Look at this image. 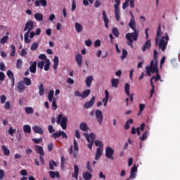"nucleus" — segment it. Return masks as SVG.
Returning a JSON list of instances; mask_svg holds the SVG:
<instances>
[{"label": "nucleus", "mask_w": 180, "mask_h": 180, "mask_svg": "<svg viewBox=\"0 0 180 180\" xmlns=\"http://www.w3.org/2000/svg\"><path fill=\"white\" fill-rule=\"evenodd\" d=\"M129 26L130 29L134 30V32L127 34L126 39L128 41L127 44L133 47V41L137 40V37H139V31L136 30V20L134 18H131Z\"/></svg>", "instance_id": "nucleus-1"}, {"label": "nucleus", "mask_w": 180, "mask_h": 180, "mask_svg": "<svg viewBox=\"0 0 180 180\" xmlns=\"http://www.w3.org/2000/svg\"><path fill=\"white\" fill-rule=\"evenodd\" d=\"M161 33V27H158L155 38V44L156 46H160V49H161L162 51H165V49H167V46H168L169 37H168V34H165V36L162 37L160 42Z\"/></svg>", "instance_id": "nucleus-2"}, {"label": "nucleus", "mask_w": 180, "mask_h": 180, "mask_svg": "<svg viewBox=\"0 0 180 180\" xmlns=\"http://www.w3.org/2000/svg\"><path fill=\"white\" fill-rule=\"evenodd\" d=\"M39 60H42L38 63V68H40L41 70H44L45 71H49L50 68V65L51 64V62L50 61V59L47 58V56H46L45 54H40L39 56ZM45 64V65H44Z\"/></svg>", "instance_id": "nucleus-3"}, {"label": "nucleus", "mask_w": 180, "mask_h": 180, "mask_svg": "<svg viewBox=\"0 0 180 180\" xmlns=\"http://www.w3.org/2000/svg\"><path fill=\"white\" fill-rule=\"evenodd\" d=\"M34 26L33 24V21H28L26 22L25 24V27L24 29L25 32L27 31V32L24 35V41L25 43H27V44H29V43H30V41H32V40H30V39H29V34H30V32H32V30H33Z\"/></svg>", "instance_id": "nucleus-4"}, {"label": "nucleus", "mask_w": 180, "mask_h": 180, "mask_svg": "<svg viewBox=\"0 0 180 180\" xmlns=\"http://www.w3.org/2000/svg\"><path fill=\"white\" fill-rule=\"evenodd\" d=\"M154 60L150 62V66H147L146 70V72L150 75V71H157V67H158V62H157V58H158V52L156 50L153 51Z\"/></svg>", "instance_id": "nucleus-5"}, {"label": "nucleus", "mask_w": 180, "mask_h": 180, "mask_svg": "<svg viewBox=\"0 0 180 180\" xmlns=\"http://www.w3.org/2000/svg\"><path fill=\"white\" fill-rule=\"evenodd\" d=\"M94 144L96 147H98L96 149V156L94 159L97 161H99V160L102 157V154H103V142H102L101 140H96L94 141Z\"/></svg>", "instance_id": "nucleus-6"}, {"label": "nucleus", "mask_w": 180, "mask_h": 180, "mask_svg": "<svg viewBox=\"0 0 180 180\" xmlns=\"http://www.w3.org/2000/svg\"><path fill=\"white\" fill-rule=\"evenodd\" d=\"M68 122V117H63V114H60L58 115L56 118V123L57 124H60L63 130H65V129H67Z\"/></svg>", "instance_id": "nucleus-7"}, {"label": "nucleus", "mask_w": 180, "mask_h": 180, "mask_svg": "<svg viewBox=\"0 0 180 180\" xmlns=\"http://www.w3.org/2000/svg\"><path fill=\"white\" fill-rule=\"evenodd\" d=\"M84 136L86 139V141H88L89 144L87 145V147L92 150V146H94V142L95 141V134L91 133L90 134L88 133H84Z\"/></svg>", "instance_id": "nucleus-8"}, {"label": "nucleus", "mask_w": 180, "mask_h": 180, "mask_svg": "<svg viewBox=\"0 0 180 180\" xmlns=\"http://www.w3.org/2000/svg\"><path fill=\"white\" fill-rule=\"evenodd\" d=\"M78 143L77 142V140H74L73 145L71 146L70 148V154L73 155L74 158H76V157L78 155Z\"/></svg>", "instance_id": "nucleus-9"}, {"label": "nucleus", "mask_w": 180, "mask_h": 180, "mask_svg": "<svg viewBox=\"0 0 180 180\" xmlns=\"http://www.w3.org/2000/svg\"><path fill=\"white\" fill-rule=\"evenodd\" d=\"M115 4L114 5V8H115V19L117 22H119V20H120V11L119 10V6L120 5V0H115Z\"/></svg>", "instance_id": "nucleus-10"}, {"label": "nucleus", "mask_w": 180, "mask_h": 180, "mask_svg": "<svg viewBox=\"0 0 180 180\" xmlns=\"http://www.w3.org/2000/svg\"><path fill=\"white\" fill-rule=\"evenodd\" d=\"M105 154L106 158L108 160H113V154H115V149L110 146H107L105 150Z\"/></svg>", "instance_id": "nucleus-11"}, {"label": "nucleus", "mask_w": 180, "mask_h": 180, "mask_svg": "<svg viewBox=\"0 0 180 180\" xmlns=\"http://www.w3.org/2000/svg\"><path fill=\"white\" fill-rule=\"evenodd\" d=\"M109 101V91L108 90L105 91V97L103 98L102 101H98L97 103L98 108H100V106H102L103 103L104 106L108 105V101Z\"/></svg>", "instance_id": "nucleus-12"}, {"label": "nucleus", "mask_w": 180, "mask_h": 180, "mask_svg": "<svg viewBox=\"0 0 180 180\" xmlns=\"http://www.w3.org/2000/svg\"><path fill=\"white\" fill-rule=\"evenodd\" d=\"M95 116L97 123H98V124H102V122H103V115L102 114V111H101V110H96Z\"/></svg>", "instance_id": "nucleus-13"}, {"label": "nucleus", "mask_w": 180, "mask_h": 180, "mask_svg": "<svg viewBox=\"0 0 180 180\" xmlns=\"http://www.w3.org/2000/svg\"><path fill=\"white\" fill-rule=\"evenodd\" d=\"M138 167L136 165H134L132 168L131 169L130 171V175H129V179H136V176H137V169Z\"/></svg>", "instance_id": "nucleus-14"}, {"label": "nucleus", "mask_w": 180, "mask_h": 180, "mask_svg": "<svg viewBox=\"0 0 180 180\" xmlns=\"http://www.w3.org/2000/svg\"><path fill=\"white\" fill-rule=\"evenodd\" d=\"M151 72L153 74L156 72V76L152 77V79L155 80V82L160 79L161 81V77H160V75H158V66H157V70H155L154 72L150 71L149 73L147 72V74L149 77H151Z\"/></svg>", "instance_id": "nucleus-15"}, {"label": "nucleus", "mask_w": 180, "mask_h": 180, "mask_svg": "<svg viewBox=\"0 0 180 180\" xmlns=\"http://www.w3.org/2000/svg\"><path fill=\"white\" fill-rule=\"evenodd\" d=\"M94 103H95V96H93L89 101H86L84 103L85 109H91V108L94 106Z\"/></svg>", "instance_id": "nucleus-16"}, {"label": "nucleus", "mask_w": 180, "mask_h": 180, "mask_svg": "<svg viewBox=\"0 0 180 180\" xmlns=\"http://www.w3.org/2000/svg\"><path fill=\"white\" fill-rule=\"evenodd\" d=\"M129 3L130 8H134L135 6L134 1H131L130 0H125L124 4H122V9H126V8H128Z\"/></svg>", "instance_id": "nucleus-17"}, {"label": "nucleus", "mask_w": 180, "mask_h": 180, "mask_svg": "<svg viewBox=\"0 0 180 180\" xmlns=\"http://www.w3.org/2000/svg\"><path fill=\"white\" fill-rule=\"evenodd\" d=\"M34 6H47V0H37L34 1Z\"/></svg>", "instance_id": "nucleus-18"}, {"label": "nucleus", "mask_w": 180, "mask_h": 180, "mask_svg": "<svg viewBox=\"0 0 180 180\" xmlns=\"http://www.w3.org/2000/svg\"><path fill=\"white\" fill-rule=\"evenodd\" d=\"M75 29L77 33H82V31L84 30V27H82V25H81V23L79 22L75 23Z\"/></svg>", "instance_id": "nucleus-19"}, {"label": "nucleus", "mask_w": 180, "mask_h": 180, "mask_svg": "<svg viewBox=\"0 0 180 180\" xmlns=\"http://www.w3.org/2000/svg\"><path fill=\"white\" fill-rule=\"evenodd\" d=\"M75 60L77 62V64L79 65V67L82 68V55H81V53L76 55Z\"/></svg>", "instance_id": "nucleus-20"}, {"label": "nucleus", "mask_w": 180, "mask_h": 180, "mask_svg": "<svg viewBox=\"0 0 180 180\" xmlns=\"http://www.w3.org/2000/svg\"><path fill=\"white\" fill-rule=\"evenodd\" d=\"M151 47V40L148 39L145 42V44L142 46V51L143 53L146 51V50L150 49Z\"/></svg>", "instance_id": "nucleus-21"}, {"label": "nucleus", "mask_w": 180, "mask_h": 180, "mask_svg": "<svg viewBox=\"0 0 180 180\" xmlns=\"http://www.w3.org/2000/svg\"><path fill=\"white\" fill-rule=\"evenodd\" d=\"M32 130L34 133H37L38 134H43L44 131H43V129H41L39 126L35 125L32 127Z\"/></svg>", "instance_id": "nucleus-22"}, {"label": "nucleus", "mask_w": 180, "mask_h": 180, "mask_svg": "<svg viewBox=\"0 0 180 180\" xmlns=\"http://www.w3.org/2000/svg\"><path fill=\"white\" fill-rule=\"evenodd\" d=\"M119 79L112 78L111 79V86L112 88H117L119 86Z\"/></svg>", "instance_id": "nucleus-23"}, {"label": "nucleus", "mask_w": 180, "mask_h": 180, "mask_svg": "<svg viewBox=\"0 0 180 180\" xmlns=\"http://www.w3.org/2000/svg\"><path fill=\"white\" fill-rule=\"evenodd\" d=\"M35 150L38 154H39L41 156L44 155V150H43V147L40 146L35 145L34 146Z\"/></svg>", "instance_id": "nucleus-24"}, {"label": "nucleus", "mask_w": 180, "mask_h": 180, "mask_svg": "<svg viewBox=\"0 0 180 180\" xmlns=\"http://www.w3.org/2000/svg\"><path fill=\"white\" fill-rule=\"evenodd\" d=\"M37 67V62L34 61L32 63H30V72H32V74H34V72H36Z\"/></svg>", "instance_id": "nucleus-25"}, {"label": "nucleus", "mask_w": 180, "mask_h": 180, "mask_svg": "<svg viewBox=\"0 0 180 180\" xmlns=\"http://www.w3.org/2000/svg\"><path fill=\"white\" fill-rule=\"evenodd\" d=\"M80 130H82V131H88L89 130V127H88V124L85 122H82L79 125Z\"/></svg>", "instance_id": "nucleus-26"}, {"label": "nucleus", "mask_w": 180, "mask_h": 180, "mask_svg": "<svg viewBox=\"0 0 180 180\" xmlns=\"http://www.w3.org/2000/svg\"><path fill=\"white\" fill-rule=\"evenodd\" d=\"M82 176L84 180H90L92 179V174L89 172H84Z\"/></svg>", "instance_id": "nucleus-27"}, {"label": "nucleus", "mask_w": 180, "mask_h": 180, "mask_svg": "<svg viewBox=\"0 0 180 180\" xmlns=\"http://www.w3.org/2000/svg\"><path fill=\"white\" fill-rule=\"evenodd\" d=\"M49 176L52 179H54V178H56H56H60V173H58V172L50 171L49 172Z\"/></svg>", "instance_id": "nucleus-28"}, {"label": "nucleus", "mask_w": 180, "mask_h": 180, "mask_svg": "<svg viewBox=\"0 0 180 180\" xmlns=\"http://www.w3.org/2000/svg\"><path fill=\"white\" fill-rule=\"evenodd\" d=\"M92 81H94V77L93 76H89L86 78V85L88 88L91 86L92 84Z\"/></svg>", "instance_id": "nucleus-29"}, {"label": "nucleus", "mask_w": 180, "mask_h": 180, "mask_svg": "<svg viewBox=\"0 0 180 180\" xmlns=\"http://www.w3.org/2000/svg\"><path fill=\"white\" fill-rule=\"evenodd\" d=\"M56 99L54 98V90H50L49 94H48V100L49 102H53Z\"/></svg>", "instance_id": "nucleus-30"}, {"label": "nucleus", "mask_w": 180, "mask_h": 180, "mask_svg": "<svg viewBox=\"0 0 180 180\" xmlns=\"http://www.w3.org/2000/svg\"><path fill=\"white\" fill-rule=\"evenodd\" d=\"M58 63H59L58 56H54L53 65V68L54 70H56L57 68H58Z\"/></svg>", "instance_id": "nucleus-31"}, {"label": "nucleus", "mask_w": 180, "mask_h": 180, "mask_svg": "<svg viewBox=\"0 0 180 180\" xmlns=\"http://www.w3.org/2000/svg\"><path fill=\"white\" fill-rule=\"evenodd\" d=\"M34 18L38 22H41L43 20V14L37 13L34 15Z\"/></svg>", "instance_id": "nucleus-32"}, {"label": "nucleus", "mask_w": 180, "mask_h": 180, "mask_svg": "<svg viewBox=\"0 0 180 180\" xmlns=\"http://www.w3.org/2000/svg\"><path fill=\"white\" fill-rule=\"evenodd\" d=\"M39 96H43L44 95V87L42 83H40L39 86Z\"/></svg>", "instance_id": "nucleus-33"}, {"label": "nucleus", "mask_w": 180, "mask_h": 180, "mask_svg": "<svg viewBox=\"0 0 180 180\" xmlns=\"http://www.w3.org/2000/svg\"><path fill=\"white\" fill-rule=\"evenodd\" d=\"M9 34L8 32L6 33V35L3 37L2 39L0 40V43L1 44H6V43L8 42V40H9V37L8 36Z\"/></svg>", "instance_id": "nucleus-34"}, {"label": "nucleus", "mask_w": 180, "mask_h": 180, "mask_svg": "<svg viewBox=\"0 0 180 180\" xmlns=\"http://www.w3.org/2000/svg\"><path fill=\"white\" fill-rule=\"evenodd\" d=\"M124 91L127 96H130V84L129 83L125 84Z\"/></svg>", "instance_id": "nucleus-35"}, {"label": "nucleus", "mask_w": 180, "mask_h": 180, "mask_svg": "<svg viewBox=\"0 0 180 180\" xmlns=\"http://www.w3.org/2000/svg\"><path fill=\"white\" fill-rule=\"evenodd\" d=\"M1 148L3 150L4 155L8 157L9 154H11V150H9V148H6L5 146H2Z\"/></svg>", "instance_id": "nucleus-36"}, {"label": "nucleus", "mask_w": 180, "mask_h": 180, "mask_svg": "<svg viewBox=\"0 0 180 180\" xmlns=\"http://www.w3.org/2000/svg\"><path fill=\"white\" fill-rule=\"evenodd\" d=\"M23 130L24 133H31L32 128L30 127V125L25 124L23 126Z\"/></svg>", "instance_id": "nucleus-37"}, {"label": "nucleus", "mask_w": 180, "mask_h": 180, "mask_svg": "<svg viewBox=\"0 0 180 180\" xmlns=\"http://www.w3.org/2000/svg\"><path fill=\"white\" fill-rule=\"evenodd\" d=\"M90 94H91V90H89V89L85 90L82 93V98H88V96H89Z\"/></svg>", "instance_id": "nucleus-38"}, {"label": "nucleus", "mask_w": 180, "mask_h": 180, "mask_svg": "<svg viewBox=\"0 0 180 180\" xmlns=\"http://www.w3.org/2000/svg\"><path fill=\"white\" fill-rule=\"evenodd\" d=\"M131 123H133V120L132 119H129L126 122L125 126H124V129L126 130H129V129L130 128V124H131Z\"/></svg>", "instance_id": "nucleus-39"}, {"label": "nucleus", "mask_w": 180, "mask_h": 180, "mask_svg": "<svg viewBox=\"0 0 180 180\" xmlns=\"http://www.w3.org/2000/svg\"><path fill=\"white\" fill-rule=\"evenodd\" d=\"M11 52L10 53V56L11 57H15V53H16V47L13 44H11Z\"/></svg>", "instance_id": "nucleus-40"}, {"label": "nucleus", "mask_w": 180, "mask_h": 180, "mask_svg": "<svg viewBox=\"0 0 180 180\" xmlns=\"http://www.w3.org/2000/svg\"><path fill=\"white\" fill-rule=\"evenodd\" d=\"M147 137H148V131H146L142 136L140 137V140L141 141H144V140H147Z\"/></svg>", "instance_id": "nucleus-41"}, {"label": "nucleus", "mask_w": 180, "mask_h": 180, "mask_svg": "<svg viewBox=\"0 0 180 180\" xmlns=\"http://www.w3.org/2000/svg\"><path fill=\"white\" fill-rule=\"evenodd\" d=\"M25 112L27 113V115L33 114V108H32V107H25Z\"/></svg>", "instance_id": "nucleus-42"}, {"label": "nucleus", "mask_w": 180, "mask_h": 180, "mask_svg": "<svg viewBox=\"0 0 180 180\" xmlns=\"http://www.w3.org/2000/svg\"><path fill=\"white\" fill-rule=\"evenodd\" d=\"M24 84L27 85V86H30V85H32V80L30 78L25 77L24 78Z\"/></svg>", "instance_id": "nucleus-43"}, {"label": "nucleus", "mask_w": 180, "mask_h": 180, "mask_svg": "<svg viewBox=\"0 0 180 180\" xmlns=\"http://www.w3.org/2000/svg\"><path fill=\"white\" fill-rule=\"evenodd\" d=\"M16 133V129H13L12 127H10L8 129V134L11 136V137H13V134Z\"/></svg>", "instance_id": "nucleus-44"}, {"label": "nucleus", "mask_w": 180, "mask_h": 180, "mask_svg": "<svg viewBox=\"0 0 180 180\" xmlns=\"http://www.w3.org/2000/svg\"><path fill=\"white\" fill-rule=\"evenodd\" d=\"M39 48V44L34 42L30 47V50L32 51H34V50H37V49Z\"/></svg>", "instance_id": "nucleus-45"}, {"label": "nucleus", "mask_w": 180, "mask_h": 180, "mask_svg": "<svg viewBox=\"0 0 180 180\" xmlns=\"http://www.w3.org/2000/svg\"><path fill=\"white\" fill-rule=\"evenodd\" d=\"M103 18L105 23H109V18H108V15H106V11H103Z\"/></svg>", "instance_id": "nucleus-46"}, {"label": "nucleus", "mask_w": 180, "mask_h": 180, "mask_svg": "<svg viewBox=\"0 0 180 180\" xmlns=\"http://www.w3.org/2000/svg\"><path fill=\"white\" fill-rule=\"evenodd\" d=\"M112 33L115 36V37H119V30H117V28L113 27Z\"/></svg>", "instance_id": "nucleus-47"}, {"label": "nucleus", "mask_w": 180, "mask_h": 180, "mask_svg": "<svg viewBox=\"0 0 180 180\" xmlns=\"http://www.w3.org/2000/svg\"><path fill=\"white\" fill-rule=\"evenodd\" d=\"M22 65H23V61H22V60L18 59L17 60V63H16V67L18 69L22 68Z\"/></svg>", "instance_id": "nucleus-48"}, {"label": "nucleus", "mask_w": 180, "mask_h": 180, "mask_svg": "<svg viewBox=\"0 0 180 180\" xmlns=\"http://www.w3.org/2000/svg\"><path fill=\"white\" fill-rule=\"evenodd\" d=\"M86 168L89 172H94V169H92V167L91 166V162L88 161L86 162Z\"/></svg>", "instance_id": "nucleus-49"}, {"label": "nucleus", "mask_w": 180, "mask_h": 180, "mask_svg": "<svg viewBox=\"0 0 180 180\" xmlns=\"http://www.w3.org/2000/svg\"><path fill=\"white\" fill-rule=\"evenodd\" d=\"M18 89H19V91L22 92V91H25V85L21 82H19L18 84Z\"/></svg>", "instance_id": "nucleus-50"}, {"label": "nucleus", "mask_w": 180, "mask_h": 180, "mask_svg": "<svg viewBox=\"0 0 180 180\" xmlns=\"http://www.w3.org/2000/svg\"><path fill=\"white\" fill-rule=\"evenodd\" d=\"M54 166L57 167V164L54 161L49 162V168L50 169H54Z\"/></svg>", "instance_id": "nucleus-51"}, {"label": "nucleus", "mask_w": 180, "mask_h": 180, "mask_svg": "<svg viewBox=\"0 0 180 180\" xmlns=\"http://www.w3.org/2000/svg\"><path fill=\"white\" fill-rule=\"evenodd\" d=\"M61 136V131H57V132H55L52 134V136L54 138V139H58V137H60Z\"/></svg>", "instance_id": "nucleus-52"}, {"label": "nucleus", "mask_w": 180, "mask_h": 180, "mask_svg": "<svg viewBox=\"0 0 180 180\" xmlns=\"http://www.w3.org/2000/svg\"><path fill=\"white\" fill-rule=\"evenodd\" d=\"M7 75L10 79H15V77H13V72H12V71L8 70Z\"/></svg>", "instance_id": "nucleus-53"}, {"label": "nucleus", "mask_w": 180, "mask_h": 180, "mask_svg": "<svg viewBox=\"0 0 180 180\" xmlns=\"http://www.w3.org/2000/svg\"><path fill=\"white\" fill-rule=\"evenodd\" d=\"M89 2L94 4V0H83V5H84V6H88Z\"/></svg>", "instance_id": "nucleus-54"}, {"label": "nucleus", "mask_w": 180, "mask_h": 180, "mask_svg": "<svg viewBox=\"0 0 180 180\" xmlns=\"http://www.w3.org/2000/svg\"><path fill=\"white\" fill-rule=\"evenodd\" d=\"M127 57V51L126 49H122V56H121L122 60H124Z\"/></svg>", "instance_id": "nucleus-55"}, {"label": "nucleus", "mask_w": 180, "mask_h": 180, "mask_svg": "<svg viewBox=\"0 0 180 180\" xmlns=\"http://www.w3.org/2000/svg\"><path fill=\"white\" fill-rule=\"evenodd\" d=\"M32 141H34L35 144H39V143H41V141H43V138L32 139Z\"/></svg>", "instance_id": "nucleus-56"}, {"label": "nucleus", "mask_w": 180, "mask_h": 180, "mask_svg": "<svg viewBox=\"0 0 180 180\" xmlns=\"http://www.w3.org/2000/svg\"><path fill=\"white\" fill-rule=\"evenodd\" d=\"M51 102H52V109L56 110L57 109V103L56 102V99H53V101Z\"/></svg>", "instance_id": "nucleus-57"}, {"label": "nucleus", "mask_w": 180, "mask_h": 180, "mask_svg": "<svg viewBox=\"0 0 180 180\" xmlns=\"http://www.w3.org/2000/svg\"><path fill=\"white\" fill-rule=\"evenodd\" d=\"M1 103H5L6 102V96L2 95L0 96Z\"/></svg>", "instance_id": "nucleus-58"}, {"label": "nucleus", "mask_w": 180, "mask_h": 180, "mask_svg": "<svg viewBox=\"0 0 180 180\" xmlns=\"http://www.w3.org/2000/svg\"><path fill=\"white\" fill-rule=\"evenodd\" d=\"M20 56H21V57H26L27 56V50L23 49L22 50Z\"/></svg>", "instance_id": "nucleus-59"}, {"label": "nucleus", "mask_w": 180, "mask_h": 180, "mask_svg": "<svg viewBox=\"0 0 180 180\" xmlns=\"http://www.w3.org/2000/svg\"><path fill=\"white\" fill-rule=\"evenodd\" d=\"M94 47H101V40L100 39H96L94 41Z\"/></svg>", "instance_id": "nucleus-60"}, {"label": "nucleus", "mask_w": 180, "mask_h": 180, "mask_svg": "<svg viewBox=\"0 0 180 180\" xmlns=\"http://www.w3.org/2000/svg\"><path fill=\"white\" fill-rule=\"evenodd\" d=\"M144 109H146V104H140L139 105V112L141 113Z\"/></svg>", "instance_id": "nucleus-61"}, {"label": "nucleus", "mask_w": 180, "mask_h": 180, "mask_svg": "<svg viewBox=\"0 0 180 180\" xmlns=\"http://www.w3.org/2000/svg\"><path fill=\"white\" fill-rule=\"evenodd\" d=\"M20 175H22V176H27V171H26V169H22L20 172Z\"/></svg>", "instance_id": "nucleus-62"}, {"label": "nucleus", "mask_w": 180, "mask_h": 180, "mask_svg": "<svg viewBox=\"0 0 180 180\" xmlns=\"http://www.w3.org/2000/svg\"><path fill=\"white\" fill-rule=\"evenodd\" d=\"M66 82L69 84V85H72L74 84V79H71V77H68L66 79Z\"/></svg>", "instance_id": "nucleus-63"}, {"label": "nucleus", "mask_w": 180, "mask_h": 180, "mask_svg": "<svg viewBox=\"0 0 180 180\" xmlns=\"http://www.w3.org/2000/svg\"><path fill=\"white\" fill-rule=\"evenodd\" d=\"M5 109L8 110V109H11V101H8L5 103V106H4Z\"/></svg>", "instance_id": "nucleus-64"}]
</instances>
